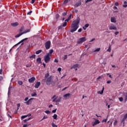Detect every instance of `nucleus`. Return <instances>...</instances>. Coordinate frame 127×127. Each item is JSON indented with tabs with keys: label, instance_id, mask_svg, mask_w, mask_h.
Returning a JSON list of instances; mask_svg holds the SVG:
<instances>
[{
	"label": "nucleus",
	"instance_id": "nucleus-1",
	"mask_svg": "<svg viewBox=\"0 0 127 127\" xmlns=\"http://www.w3.org/2000/svg\"><path fill=\"white\" fill-rule=\"evenodd\" d=\"M80 18L77 17L76 20H74L71 25V29L70 30V32L73 33V32H75L76 30L79 28V23H80Z\"/></svg>",
	"mask_w": 127,
	"mask_h": 127
},
{
	"label": "nucleus",
	"instance_id": "nucleus-2",
	"mask_svg": "<svg viewBox=\"0 0 127 127\" xmlns=\"http://www.w3.org/2000/svg\"><path fill=\"white\" fill-rule=\"evenodd\" d=\"M53 76L51 75L50 77H48L46 80V84L48 86H50L52 83H53Z\"/></svg>",
	"mask_w": 127,
	"mask_h": 127
},
{
	"label": "nucleus",
	"instance_id": "nucleus-3",
	"mask_svg": "<svg viewBox=\"0 0 127 127\" xmlns=\"http://www.w3.org/2000/svg\"><path fill=\"white\" fill-rule=\"evenodd\" d=\"M27 32H30V29H29L27 30H25L24 32L17 34V35H16L15 36V37L16 38H17L19 37L20 36H21V35H22V34H25V33H27Z\"/></svg>",
	"mask_w": 127,
	"mask_h": 127
},
{
	"label": "nucleus",
	"instance_id": "nucleus-4",
	"mask_svg": "<svg viewBox=\"0 0 127 127\" xmlns=\"http://www.w3.org/2000/svg\"><path fill=\"white\" fill-rule=\"evenodd\" d=\"M45 46L46 50H48V49H50V46H51V42L50 41H48L46 42Z\"/></svg>",
	"mask_w": 127,
	"mask_h": 127
},
{
	"label": "nucleus",
	"instance_id": "nucleus-5",
	"mask_svg": "<svg viewBox=\"0 0 127 127\" xmlns=\"http://www.w3.org/2000/svg\"><path fill=\"white\" fill-rule=\"evenodd\" d=\"M49 56V55H47L44 57V61L45 63H49V61H50L51 58Z\"/></svg>",
	"mask_w": 127,
	"mask_h": 127
},
{
	"label": "nucleus",
	"instance_id": "nucleus-6",
	"mask_svg": "<svg viewBox=\"0 0 127 127\" xmlns=\"http://www.w3.org/2000/svg\"><path fill=\"white\" fill-rule=\"evenodd\" d=\"M86 40H87V39H86V37H84L81 38L77 41V43L78 44H81V43H83V42H85Z\"/></svg>",
	"mask_w": 127,
	"mask_h": 127
},
{
	"label": "nucleus",
	"instance_id": "nucleus-7",
	"mask_svg": "<svg viewBox=\"0 0 127 127\" xmlns=\"http://www.w3.org/2000/svg\"><path fill=\"white\" fill-rule=\"evenodd\" d=\"M110 30H117V26L113 24H112L110 27H109Z\"/></svg>",
	"mask_w": 127,
	"mask_h": 127
},
{
	"label": "nucleus",
	"instance_id": "nucleus-8",
	"mask_svg": "<svg viewBox=\"0 0 127 127\" xmlns=\"http://www.w3.org/2000/svg\"><path fill=\"white\" fill-rule=\"evenodd\" d=\"M35 80H36L35 77H32L31 78H29L28 79V82L29 83H33L35 81Z\"/></svg>",
	"mask_w": 127,
	"mask_h": 127
},
{
	"label": "nucleus",
	"instance_id": "nucleus-9",
	"mask_svg": "<svg viewBox=\"0 0 127 127\" xmlns=\"http://www.w3.org/2000/svg\"><path fill=\"white\" fill-rule=\"evenodd\" d=\"M40 85H41V83H40V82L38 81L35 83V88H36V89H38V88H39V86H40Z\"/></svg>",
	"mask_w": 127,
	"mask_h": 127
},
{
	"label": "nucleus",
	"instance_id": "nucleus-10",
	"mask_svg": "<svg viewBox=\"0 0 127 127\" xmlns=\"http://www.w3.org/2000/svg\"><path fill=\"white\" fill-rule=\"evenodd\" d=\"M32 100H33V98H31L29 100H28L27 102H25L26 105H30L31 103H32Z\"/></svg>",
	"mask_w": 127,
	"mask_h": 127
},
{
	"label": "nucleus",
	"instance_id": "nucleus-11",
	"mask_svg": "<svg viewBox=\"0 0 127 127\" xmlns=\"http://www.w3.org/2000/svg\"><path fill=\"white\" fill-rule=\"evenodd\" d=\"M111 21L113 23H116V22H117V19H116V18H115V17H112L111 18Z\"/></svg>",
	"mask_w": 127,
	"mask_h": 127
},
{
	"label": "nucleus",
	"instance_id": "nucleus-12",
	"mask_svg": "<svg viewBox=\"0 0 127 127\" xmlns=\"http://www.w3.org/2000/svg\"><path fill=\"white\" fill-rule=\"evenodd\" d=\"M58 98V96L56 95H54L53 97L52 98V99L53 100V102H56Z\"/></svg>",
	"mask_w": 127,
	"mask_h": 127
},
{
	"label": "nucleus",
	"instance_id": "nucleus-13",
	"mask_svg": "<svg viewBox=\"0 0 127 127\" xmlns=\"http://www.w3.org/2000/svg\"><path fill=\"white\" fill-rule=\"evenodd\" d=\"M11 26H13V27H15L18 25V23L17 22H16L15 23H11Z\"/></svg>",
	"mask_w": 127,
	"mask_h": 127
},
{
	"label": "nucleus",
	"instance_id": "nucleus-14",
	"mask_svg": "<svg viewBox=\"0 0 127 127\" xmlns=\"http://www.w3.org/2000/svg\"><path fill=\"white\" fill-rule=\"evenodd\" d=\"M54 52V51L53 49H51L50 50L49 52L47 54V55H49V56H51V55Z\"/></svg>",
	"mask_w": 127,
	"mask_h": 127
},
{
	"label": "nucleus",
	"instance_id": "nucleus-15",
	"mask_svg": "<svg viewBox=\"0 0 127 127\" xmlns=\"http://www.w3.org/2000/svg\"><path fill=\"white\" fill-rule=\"evenodd\" d=\"M82 4V3L81 2H77L75 4H74V6L75 7H78V6H80Z\"/></svg>",
	"mask_w": 127,
	"mask_h": 127
},
{
	"label": "nucleus",
	"instance_id": "nucleus-16",
	"mask_svg": "<svg viewBox=\"0 0 127 127\" xmlns=\"http://www.w3.org/2000/svg\"><path fill=\"white\" fill-rule=\"evenodd\" d=\"M37 62L38 64H41V58H39L37 59Z\"/></svg>",
	"mask_w": 127,
	"mask_h": 127
},
{
	"label": "nucleus",
	"instance_id": "nucleus-17",
	"mask_svg": "<svg viewBox=\"0 0 127 127\" xmlns=\"http://www.w3.org/2000/svg\"><path fill=\"white\" fill-rule=\"evenodd\" d=\"M78 66V64H74L70 67V69H75V68H77Z\"/></svg>",
	"mask_w": 127,
	"mask_h": 127
},
{
	"label": "nucleus",
	"instance_id": "nucleus-18",
	"mask_svg": "<svg viewBox=\"0 0 127 127\" xmlns=\"http://www.w3.org/2000/svg\"><path fill=\"white\" fill-rule=\"evenodd\" d=\"M104 90H105V88L103 87L101 91H98V94L102 95L104 93Z\"/></svg>",
	"mask_w": 127,
	"mask_h": 127
},
{
	"label": "nucleus",
	"instance_id": "nucleus-19",
	"mask_svg": "<svg viewBox=\"0 0 127 127\" xmlns=\"http://www.w3.org/2000/svg\"><path fill=\"white\" fill-rule=\"evenodd\" d=\"M71 96V94L70 93H67L64 95V98H67V97H70Z\"/></svg>",
	"mask_w": 127,
	"mask_h": 127
},
{
	"label": "nucleus",
	"instance_id": "nucleus-20",
	"mask_svg": "<svg viewBox=\"0 0 127 127\" xmlns=\"http://www.w3.org/2000/svg\"><path fill=\"white\" fill-rule=\"evenodd\" d=\"M23 30H24V26H22L20 29H19V31H20V32H22V31H23Z\"/></svg>",
	"mask_w": 127,
	"mask_h": 127
},
{
	"label": "nucleus",
	"instance_id": "nucleus-21",
	"mask_svg": "<svg viewBox=\"0 0 127 127\" xmlns=\"http://www.w3.org/2000/svg\"><path fill=\"white\" fill-rule=\"evenodd\" d=\"M42 52V50H39L36 52V54L37 55L40 54V53H41Z\"/></svg>",
	"mask_w": 127,
	"mask_h": 127
},
{
	"label": "nucleus",
	"instance_id": "nucleus-22",
	"mask_svg": "<svg viewBox=\"0 0 127 127\" xmlns=\"http://www.w3.org/2000/svg\"><path fill=\"white\" fill-rule=\"evenodd\" d=\"M61 99L62 98L60 97L59 99H57L55 102H56V103H60V102L61 101Z\"/></svg>",
	"mask_w": 127,
	"mask_h": 127
},
{
	"label": "nucleus",
	"instance_id": "nucleus-23",
	"mask_svg": "<svg viewBox=\"0 0 127 127\" xmlns=\"http://www.w3.org/2000/svg\"><path fill=\"white\" fill-rule=\"evenodd\" d=\"M124 4L123 5V7H127V1H125L124 2Z\"/></svg>",
	"mask_w": 127,
	"mask_h": 127
},
{
	"label": "nucleus",
	"instance_id": "nucleus-24",
	"mask_svg": "<svg viewBox=\"0 0 127 127\" xmlns=\"http://www.w3.org/2000/svg\"><path fill=\"white\" fill-rule=\"evenodd\" d=\"M36 57V55H33L29 57V59H32V58H34V59H35V57Z\"/></svg>",
	"mask_w": 127,
	"mask_h": 127
},
{
	"label": "nucleus",
	"instance_id": "nucleus-25",
	"mask_svg": "<svg viewBox=\"0 0 127 127\" xmlns=\"http://www.w3.org/2000/svg\"><path fill=\"white\" fill-rule=\"evenodd\" d=\"M57 114H54L53 116V118L54 119V120H57Z\"/></svg>",
	"mask_w": 127,
	"mask_h": 127
},
{
	"label": "nucleus",
	"instance_id": "nucleus-26",
	"mask_svg": "<svg viewBox=\"0 0 127 127\" xmlns=\"http://www.w3.org/2000/svg\"><path fill=\"white\" fill-rule=\"evenodd\" d=\"M36 96H37V94L35 92H33V93L31 94L32 97H36Z\"/></svg>",
	"mask_w": 127,
	"mask_h": 127
},
{
	"label": "nucleus",
	"instance_id": "nucleus-27",
	"mask_svg": "<svg viewBox=\"0 0 127 127\" xmlns=\"http://www.w3.org/2000/svg\"><path fill=\"white\" fill-rule=\"evenodd\" d=\"M45 113L47 114V115H50V114L51 113L49 110H46L45 111Z\"/></svg>",
	"mask_w": 127,
	"mask_h": 127
},
{
	"label": "nucleus",
	"instance_id": "nucleus-28",
	"mask_svg": "<svg viewBox=\"0 0 127 127\" xmlns=\"http://www.w3.org/2000/svg\"><path fill=\"white\" fill-rule=\"evenodd\" d=\"M101 50V48H97L94 51V52H99Z\"/></svg>",
	"mask_w": 127,
	"mask_h": 127
},
{
	"label": "nucleus",
	"instance_id": "nucleus-29",
	"mask_svg": "<svg viewBox=\"0 0 127 127\" xmlns=\"http://www.w3.org/2000/svg\"><path fill=\"white\" fill-rule=\"evenodd\" d=\"M68 58V57L66 55H64V57L63 58V60H66Z\"/></svg>",
	"mask_w": 127,
	"mask_h": 127
},
{
	"label": "nucleus",
	"instance_id": "nucleus-30",
	"mask_svg": "<svg viewBox=\"0 0 127 127\" xmlns=\"http://www.w3.org/2000/svg\"><path fill=\"white\" fill-rule=\"evenodd\" d=\"M95 122L96 123V125H98V124H100V121L97 119H95Z\"/></svg>",
	"mask_w": 127,
	"mask_h": 127
},
{
	"label": "nucleus",
	"instance_id": "nucleus-31",
	"mask_svg": "<svg viewBox=\"0 0 127 127\" xmlns=\"http://www.w3.org/2000/svg\"><path fill=\"white\" fill-rule=\"evenodd\" d=\"M49 76H50V74L49 72H48L47 74H45V78H48Z\"/></svg>",
	"mask_w": 127,
	"mask_h": 127
},
{
	"label": "nucleus",
	"instance_id": "nucleus-32",
	"mask_svg": "<svg viewBox=\"0 0 127 127\" xmlns=\"http://www.w3.org/2000/svg\"><path fill=\"white\" fill-rule=\"evenodd\" d=\"M18 84H19V85H22L23 84V82H22V81H18Z\"/></svg>",
	"mask_w": 127,
	"mask_h": 127
},
{
	"label": "nucleus",
	"instance_id": "nucleus-33",
	"mask_svg": "<svg viewBox=\"0 0 127 127\" xmlns=\"http://www.w3.org/2000/svg\"><path fill=\"white\" fill-rule=\"evenodd\" d=\"M67 25V22H64V24H63L62 26L63 27H65V26H66Z\"/></svg>",
	"mask_w": 127,
	"mask_h": 127
},
{
	"label": "nucleus",
	"instance_id": "nucleus-34",
	"mask_svg": "<svg viewBox=\"0 0 127 127\" xmlns=\"http://www.w3.org/2000/svg\"><path fill=\"white\" fill-rule=\"evenodd\" d=\"M107 51L108 52H111L112 51V49H111V46H110L107 50Z\"/></svg>",
	"mask_w": 127,
	"mask_h": 127
},
{
	"label": "nucleus",
	"instance_id": "nucleus-35",
	"mask_svg": "<svg viewBox=\"0 0 127 127\" xmlns=\"http://www.w3.org/2000/svg\"><path fill=\"white\" fill-rule=\"evenodd\" d=\"M60 16V15H59V14H57L56 15V19H58L59 18Z\"/></svg>",
	"mask_w": 127,
	"mask_h": 127
},
{
	"label": "nucleus",
	"instance_id": "nucleus-36",
	"mask_svg": "<svg viewBox=\"0 0 127 127\" xmlns=\"http://www.w3.org/2000/svg\"><path fill=\"white\" fill-rule=\"evenodd\" d=\"M119 100L120 102H123L124 101V98L123 97H120L119 98Z\"/></svg>",
	"mask_w": 127,
	"mask_h": 127
},
{
	"label": "nucleus",
	"instance_id": "nucleus-37",
	"mask_svg": "<svg viewBox=\"0 0 127 127\" xmlns=\"http://www.w3.org/2000/svg\"><path fill=\"white\" fill-rule=\"evenodd\" d=\"M68 0H64V4H67V3H68Z\"/></svg>",
	"mask_w": 127,
	"mask_h": 127
},
{
	"label": "nucleus",
	"instance_id": "nucleus-38",
	"mask_svg": "<svg viewBox=\"0 0 127 127\" xmlns=\"http://www.w3.org/2000/svg\"><path fill=\"white\" fill-rule=\"evenodd\" d=\"M52 126L53 127H57V125H55V124H54V123H52Z\"/></svg>",
	"mask_w": 127,
	"mask_h": 127
},
{
	"label": "nucleus",
	"instance_id": "nucleus-39",
	"mask_svg": "<svg viewBox=\"0 0 127 127\" xmlns=\"http://www.w3.org/2000/svg\"><path fill=\"white\" fill-rule=\"evenodd\" d=\"M29 120H31V118H29V119H25L24 120V123H26V122H27V121H29Z\"/></svg>",
	"mask_w": 127,
	"mask_h": 127
},
{
	"label": "nucleus",
	"instance_id": "nucleus-40",
	"mask_svg": "<svg viewBox=\"0 0 127 127\" xmlns=\"http://www.w3.org/2000/svg\"><path fill=\"white\" fill-rule=\"evenodd\" d=\"M46 119H48V117H47V116H44V117L43 118V119L41 121H43V120H45Z\"/></svg>",
	"mask_w": 127,
	"mask_h": 127
},
{
	"label": "nucleus",
	"instance_id": "nucleus-41",
	"mask_svg": "<svg viewBox=\"0 0 127 127\" xmlns=\"http://www.w3.org/2000/svg\"><path fill=\"white\" fill-rule=\"evenodd\" d=\"M32 13V11H30L29 12H28L27 13V14L28 15H31Z\"/></svg>",
	"mask_w": 127,
	"mask_h": 127
},
{
	"label": "nucleus",
	"instance_id": "nucleus-42",
	"mask_svg": "<svg viewBox=\"0 0 127 127\" xmlns=\"http://www.w3.org/2000/svg\"><path fill=\"white\" fill-rule=\"evenodd\" d=\"M23 41H24L23 40H22L17 44L15 45V46H16V45H18V44H20V43H22V42H23Z\"/></svg>",
	"mask_w": 127,
	"mask_h": 127
},
{
	"label": "nucleus",
	"instance_id": "nucleus-43",
	"mask_svg": "<svg viewBox=\"0 0 127 127\" xmlns=\"http://www.w3.org/2000/svg\"><path fill=\"white\" fill-rule=\"evenodd\" d=\"M127 113L124 116L123 119L124 120H127Z\"/></svg>",
	"mask_w": 127,
	"mask_h": 127
},
{
	"label": "nucleus",
	"instance_id": "nucleus-44",
	"mask_svg": "<svg viewBox=\"0 0 127 127\" xmlns=\"http://www.w3.org/2000/svg\"><path fill=\"white\" fill-rule=\"evenodd\" d=\"M85 27H86V28L89 27V26H90V24H86L85 25H84Z\"/></svg>",
	"mask_w": 127,
	"mask_h": 127
},
{
	"label": "nucleus",
	"instance_id": "nucleus-45",
	"mask_svg": "<svg viewBox=\"0 0 127 127\" xmlns=\"http://www.w3.org/2000/svg\"><path fill=\"white\" fill-rule=\"evenodd\" d=\"M115 5H116V6H119V2H116L115 3Z\"/></svg>",
	"mask_w": 127,
	"mask_h": 127
},
{
	"label": "nucleus",
	"instance_id": "nucleus-46",
	"mask_svg": "<svg viewBox=\"0 0 127 127\" xmlns=\"http://www.w3.org/2000/svg\"><path fill=\"white\" fill-rule=\"evenodd\" d=\"M93 0H86L85 1V3H88V2H90V1H92Z\"/></svg>",
	"mask_w": 127,
	"mask_h": 127
},
{
	"label": "nucleus",
	"instance_id": "nucleus-47",
	"mask_svg": "<svg viewBox=\"0 0 127 127\" xmlns=\"http://www.w3.org/2000/svg\"><path fill=\"white\" fill-rule=\"evenodd\" d=\"M25 118H27V116L25 115V116H22L21 117V119H25Z\"/></svg>",
	"mask_w": 127,
	"mask_h": 127
},
{
	"label": "nucleus",
	"instance_id": "nucleus-48",
	"mask_svg": "<svg viewBox=\"0 0 127 127\" xmlns=\"http://www.w3.org/2000/svg\"><path fill=\"white\" fill-rule=\"evenodd\" d=\"M92 126L93 127H95V126H97V124L94 122L92 123Z\"/></svg>",
	"mask_w": 127,
	"mask_h": 127
},
{
	"label": "nucleus",
	"instance_id": "nucleus-49",
	"mask_svg": "<svg viewBox=\"0 0 127 127\" xmlns=\"http://www.w3.org/2000/svg\"><path fill=\"white\" fill-rule=\"evenodd\" d=\"M107 119L102 120V123H107Z\"/></svg>",
	"mask_w": 127,
	"mask_h": 127
},
{
	"label": "nucleus",
	"instance_id": "nucleus-50",
	"mask_svg": "<svg viewBox=\"0 0 127 127\" xmlns=\"http://www.w3.org/2000/svg\"><path fill=\"white\" fill-rule=\"evenodd\" d=\"M10 113H9V112H7V116L9 117V118H11V116H10V114H9Z\"/></svg>",
	"mask_w": 127,
	"mask_h": 127
},
{
	"label": "nucleus",
	"instance_id": "nucleus-51",
	"mask_svg": "<svg viewBox=\"0 0 127 127\" xmlns=\"http://www.w3.org/2000/svg\"><path fill=\"white\" fill-rule=\"evenodd\" d=\"M36 1V0H32L31 1V3H34V2H35V1Z\"/></svg>",
	"mask_w": 127,
	"mask_h": 127
},
{
	"label": "nucleus",
	"instance_id": "nucleus-52",
	"mask_svg": "<svg viewBox=\"0 0 127 127\" xmlns=\"http://www.w3.org/2000/svg\"><path fill=\"white\" fill-rule=\"evenodd\" d=\"M61 70H62V68H61V67H59L58 68V71H59V72H61Z\"/></svg>",
	"mask_w": 127,
	"mask_h": 127
},
{
	"label": "nucleus",
	"instance_id": "nucleus-53",
	"mask_svg": "<svg viewBox=\"0 0 127 127\" xmlns=\"http://www.w3.org/2000/svg\"><path fill=\"white\" fill-rule=\"evenodd\" d=\"M63 16H65L66 15H67V13L66 12L63 13Z\"/></svg>",
	"mask_w": 127,
	"mask_h": 127
},
{
	"label": "nucleus",
	"instance_id": "nucleus-54",
	"mask_svg": "<svg viewBox=\"0 0 127 127\" xmlns=\"http://www.w3.org/2000/svg\"><path fill=\"white\" fill-rule=\"evenodd\" d=\"M125 121H126V120H124V118L123 119V120L122 121V123H123L124 126H125Z\"/></svg>",
	"mask_w": 127,
	"mask_h": 127
},
{
	"label": "nucleus",
	"instance_id": "nucleus-55",
	"mask_svg": "<svg viewBox=\"0 0 127 127\" xmlns=\"http://www.w3.org/2000/svg\"><path fill=\"white\" fill-rule=\"evenodd\" d=\"M127 95H126V98H125V103H127Z\"/></svg>",
	"mask_w": 127,
	"mask_h": 127
},
{
	"label": "nucleus",
	"instance_id": "nucleus-56",
	"mask_svg": "<svg viewBox=\"0 0 127 127\" xmlns=\"http://www.w3.org/2000/svg\"><path fill=\"white\" fill-rule=\"evenodd\" d=\"M56 111H57V109H56L53 110L52 113H56Z\"/></svg>",
	"mask_w": 127,
	"mask_h": 127
},
{
	"label": "nucleus",
	"instance_id": "nucleus-57",
	"mask_svg": "<svg viewBox=\"0 0 127 127\" xmlns=\"http://www.w3.org/2000/svg\"><path fill=\"white\" fill-rule=\"evenodd\" d=\"M62 27H63V26L61 25V26H59L58 29L59 30L62 29Z\"/></svg>",
	"mask_w": 127,
	"mask_h": 127
},
{
	"label": "nucleus",
	"instance_id": "nucleus-58",
	"mask_svg": "<svg viewBox=\"0 0 127 127\" xmlns=\"http://www.w3.org/2000/svg\"><path fill=\"white\" fill-rule=\"evenodd\" d=\"M82 32V28H80L78 30V32Z\"/></svg>",
	"mask_w": 127,
	"mask_h": 127
},
{
	"label": "nucleus",
	"instance_id": "nucleus-59",
	"mask_svg": "<svg viewBox=\"0 0 127 127\" xmlns=\"http://www.w3.org/2000/svg\"><path fill=\"white\" fill-rule=\"evenodd\" d=\"M2 74V69H0V74L1 75Z\"/></svg>",
	"mask_w": 127,
	"mask_h": 127
},
{
	"label": "nucleus",
	"instance_id": "nucleus-60",
	"mask_svg": "<svg viewBox=\"0 0 127 127\" xmlns=\"http://www.w3.org/2000/svg\"><path fill=\"white\" fill-rule=\"evenodd\" d=\"M54 62H55V63H58V60L55 59V60H54Z\"/></svg>",
	"mask_w": 127,
	"mask_h": 127
},
{
	"label": "nucleus",
	"instance_id": "nucleus-61",
	"mask_svg": "<svg viewBox=\"0 0 127 127\" xmlns=\"http://www.w3.org/2000/svg\"><path fill=\"white\" fill-rule=\"evenodd\" d=\"M95 38L92 39L91 40L89 41V42H93V41H95Z\"/></svg>",
	"mask_w": 127,
	"mask_h": 127
},
{
	"label": "nucleus",
	"instance_id": "nucleus-62",
	"mask_svg": "<svg viewBox=\"0 0 127 127\" xmlns=\"http://www.w3.org/2000/svg\"><path fill=\"white\" fill-rule=\"evenodd\" d=\"M24 101H25V102H27V101H28V97H26L25 98Z\"/></svg>",
	"mask_w": 127,
	"mask_h": 127
},
{
	"label": "nucleus",
	"instance_id": "nucleus-63",
	"mask_svg": "<svg viewBox=\"0 0 127 127\" xmlns=\"http://www.w3.org/2000/svg\"><path fill=\"white\" fill-rule=\"evenodd\" d=\"M119 31H117L115 33V35H118V34H119Z\"/></svg>",
	"mask_w": 127,
	"mask_h": 127
},
{
	"label": "nucleus",
	"instance_id": "nucleus-64",
	"mask_svg": "<svg viewBox=\"0 0 127 127\" xmlns=\"http://www.w3.org/2000/svg\"><path fill=\"white\" fill-rule=\"evenodd\" d=\"M113 8H114V9H117V10H118V7H117V6H114V7H113Z\"/></svg>",
	"mask_w": 127,
	"mask_h": 127
}]
</instances>
